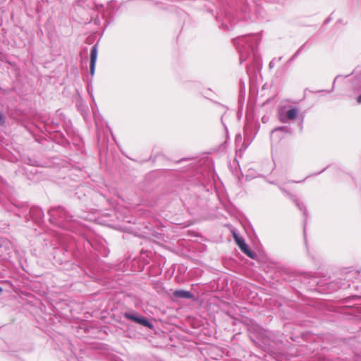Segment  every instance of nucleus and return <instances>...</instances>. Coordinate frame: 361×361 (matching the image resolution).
Masks as SVG:
<instances>
[{
	"label": "nucleus",
	"instance_id": "nucleus-1",
	"mask_svg": "<svg viewBox=\"0 0 361 361\" xmlns=\"http://www.w3.org/2000/svg\"><path fill=\"white\" fill-rule=\"evenodd\" d=\"M81 241L78 243L73 240V243L75 245L76 250L73 252V255L87 267L94 269L99 257L108 256L109 251L104 243L91 241L84 238Z\"/></svg>",
	"mask_w": 361,
	"mask_h": 361
},
{
	"label": "nucleus",
	"instance_id": "nucleus-2",
	"mask_svg": "<svg viewBox=\"0 0 361 361\" xmlns=\"http://www.w3.org/2000/svg\"><path fill=\"white\" fill-rule=\"evenodd\" d=\"M260 36L257 34H248L233 39V42L238 51L240 55V63H243L250 56L252 55V60L258 62L257 49L260 42Z\"/></svg>",
	"mask_w": 361,
	"mask_h": 361
},
{
	"label": "nucleus",
	"instance_id": "nucleus-3",
	"mask_svg": "<svg viewBox=\"0 0 361 361\" xmlns=\"http://www.w3.org/2000/svg\"><path fill=\"white\" fill-rule=\"evenodd\" d=\"M48 214L51 224L63 230L75 233L79 232L80 223L73 216L70 215L63 207L61 206L52 207L49 210Z\"/></svg>",
	"mask_w": 361,
	"mask_h": 361
},
{
	"label": "nucleus",
	"instance_id": "nucleus-4",
	"mask_svg": "<svg viewBox=\"0 0 361 361\" xmlns=\"http://www.w3.org/2000/svg\"><path fill=\"white\" fill-rule=\"evenodd\" d=\"M123 317L149 329H154V324L147 317L140 315L135 311L124 312Z\"/></svg>",
	"mask_w": 361,
	"mask_h": 361
},
{
	"label": "nucleus",
	"instance_id": "nucleus-5",
	"mask_svg": "<svg viewBox=\"0 0 361 361\" xmlns=\"http://www.w3.org/2000/svg\"><path fill=\"white\" fill-rule=\"evenodd\" d=\"M298 115V109L296 107L291 106L286 111H285L284 108H281L279 110V119L283 123L295 120Z\"/></svg>",
	"mask_w": 361,
	"mask_h": 361
},
{
	"label": "nucleus",
	"instance_id": "nucleus-6",
	"mask_svg": "<svg viewBox=\"0 0 361 361\" xmlns=\"http://www.w3.org/2000/svg\"><path fill=\"white\" fill-rule=\"evenodd\" d=\"M26 216H29V219H32L37 224H39L44 218V212L42 209L37 206H32L28 209V214Z\"/></svg>",
	"mask_w": 361,
	"mask_h": 361
},
{
	"label": "nucleus",
	"instance_id": "nucleus-7",
	"mask_svg": "<svg viewBox=\"0 0 361 361\" xmlns=\"http://www.w3.org/2000/svg\"><path fill=\"white\" fill-rule=\"evenodd\" d=\"M97 59V44H95L90 51V72L92 76L94 75L95 71L96 62Z\"/></svg>",
	"mask_w": 361,
	"mask_h": 361
},
{
	"label": "nucleus",
	"instance_id": "nucleus-8",
	"mask_svg": "<svg viewBox=\"0 0 361 361\" xmlns=\"http://www.w3.org/2000/svg\"><path fill=\"white\" fill-rule=\"evenodd\" d=\"M174 298L192 299L194 295L192 292L185 290H176L173 292Z\"/></svg>",
	"mask_w": 361,
	"mask_h": 361
},
{
	"label": "nucleus",
	"instance_id": "nucleus-9",
	"mask_svg": "<svg viewBox=\"0 0 361 361\" xmlns=\"http://www.w3.org/2000/svg\"><path fill=\"white\" fill-rule=\"evenodd\" d=\"M54 116L59 119L61 122H62L63 126L68 127L69 124L71 123V121L68 119L63 113L60 110H57L55 113Z\"/></svg>",
	"mask_w": 361,
	"mask_h": 361
},
{
	"label": "nucleus",
	"instance_id": "nucleus-10",
	"mask_svg": "<svg viewBox=\"0 0 361 361\" xmlns=\"http://www.w3.org/2000/svg\"><path fill=\"white\" fill-rule=\"evenodd\" d=\"M240 249L250 258L255 259L257 257V254L250 249V246L247 243Z\"/></svg>",
	"mask_w": 361,
	"mask_h": 361
},
{
	"label": "nucleus",
	"instance_id": "nucleus-11",
	"mask_svg": "<svg viewBox=\"0 0 361 361\" xmlns=\"http://www.w3.org/2000/svg\"><path fill=\"white\" fill-rule=\"evenodd\" d=\"M332 283L334 284L335 288L336 289L345 288L350 286L345 279L343 280L341 279L335 280Z\"/></svg>",
	"mask_w": 361,
	"mask_h": 361
},
{
	"label": "nucleus",
	"instance_id": "nucleus-12",
	"mask_svg": "<svg viewBox=\"0 0 361 361\" xmlns=\"http://www.w3.org/2000/svg\"><path fill=\"white\" fill-rule=\"evenodd\" d=\"M233 238L239 248H241L246 244L245 239L242 236H239L235 233H233Z\"/></svg>",
	"mask_w": 361,
	"mask_h": 361
},
{
	"label": "nucleus",
	"instance_id": "nucleus-13",
	"mask_svg": "<svg viewBox=\"0 0 361 361\" xmlns=\"http://www.w3.org/2000/svg\"><path fill=\"white\" fill-rule=\"evenodd\" d=\"M48 121L50 123V128L53 130L57 131V128L60 125V121L57 119L55 116L52 118H49Z\"/></svg>",
	"mask_w": 361,
	"mask_h": 361
},
{
	"label": "nucleus",
	"instance_id": "nucleus-14",
	"mask_svg": "<svg viewBox=\"0 0 361 361\" xmlns=\"http://www.w3.org/2000/svg\"><path fill=\"white\" fill-rule=\"evenodd\" d=\"M293 202H295V205L298 208L299 210L303 212L304 216L306 217V208L303 203L300 202L298 197H296V200H292Z\"/></svg>",
	"mask_w": 361,
	"mask_h": 361
},
{
	"label": "nucleus",
	"instance_id": "nucleus-15",
	"mask_svg": "<svg viewBox=\"0 0 361 361\" xmlns=\"http://www.w3.org/2000/svg\"><path fill=\"white\" fill-rule=\"evenodd\" d=\"M279 188L280 190L287 197H288L291 200H296V196L295 195L291 194L290 192H288L287 190H286L284 188H283L281 185H279Z\"/></svg>",
	"mask_w": 361,
	"mask_h": 361
},
{
	"label": "nucleus",
	"instance_id": "nucleus-16",
	"mask_svg": "<svg viewBox=\"0 0 361 361\" xmlns=\"http://www.w3.org/2000/svg\"><path fill=\"white\" fill-rule=\"evenodd\" d=\"M303 47H304V44H303L302 47H300V48L296 51V52H295V54H293V56H291V57H290V58L287 61V62L286 63V65L287 66H288L290 64V63H291L292 61H293L295 60V58H296V57L300 54V51H301L302 49L303 48Z\"/></svg>",
	"mask_w": 361,
	"mask_h": 361
},
{
	"label": "nucleus",
	"instance_id": "nucleus-17",
	"mask_svg": "<svg viewBox=\"0 0 361 361\" xmlns=\"http://www.w3.org/2000/svg\"><path fill=\"white\" fill-rule=\"evenodd\" d=\"M283 57L280 56L279 58H274L269 63V68L272 69L274 68L276 63L280 62L282 60Z\"/></svg>",
	"mask_w": 361,
	"mask_h": 361
},
{
	"label": "nucleus",
	"instance_id": "nucleus-18",
	"mask_svg": "<svg viewBox=\"0 0 361 361\" xmlns=\"http://www.w3.org/2000/svg\"><path fill=\"white\" fill-rule=\"evenodd\" d=\"M278 131H281V132H285V133H288L289 132V129L287 126H280V127H277L276 128H274L272 131H271V134H274V133H276V132Z\"/></svg>",
	"mask_w": 361,
	"mask_h": 361
},
{
	"label": "nucleus",
	"instance_id": "nucleus-19",
	"mask_svg": "<svg viewBox=\"0 0 361 361\" xmlns=\"http://www.w3.org/2000/svg\"><path fill=\"white\" fill-rule=\"evenodd\" d=\"M6 123L5 116L3 113L0 111V126H4Z\"/></svg>",
	"mask_w": 361,
	"mask_h": 361
},
{
	"label": "nucleus",
	"instance_id": "nucleus-20",
	"mask_svg": "<svg viewBox=\"0 0 361 361\" xmlns=\"http://www.w3.org/2000/svg\"><path fill=\"white\" fill-rule=\"evenodd\" d=\"M358 80L360 83V86H361V74L360 75L359 78H358ZM357 102L360 104H361V94L357 97Z\"/></svg>",
	"mask_w": 361,
	"mask_h": 361
},
{
	"label": "nucleus",
	"instance_id": "nucleus-21",
	"mask_svg": "<svg viewBox=\"0 0 361 361\" xmlns=\"http://www.w3.org/2000/svg\"><path fill=\"white\" fill-rule=\"evenodd\" d=\"M338 77H339V75L336 76V78L334 79V82H333V87H332V89H331L330 91H329V92H330L333 91L334 87V85H335V82H336V80L338 79Z\"/></svg>",
	"mask_w": 361,
	"mask_h": 361
},
{
	"label": "nucleus",
	"instance_id": "nucleus-22",
	"mask_svg": "<svg viewBox=\"0 0 361 361\" xmlns=\"http://www.w3.org/2000/svg\"><path fill=\"white\" fill-rule=\"evenodd\" d=\"M269 183L279 186L278 183L276 181H269Z\"/></svg>",
	"mask_w": 361,
	"mask_h": 361
},
{
	"label": "nucleus",
	"instance_id": "nucleus-23",
	"mask_svg": "<svg viewBox=\"0 0 361 361\" xmlns=\"http://www.w3.org/2000/svg\"><path fill=\"white\" fill-rule=\"evenodd\" d=\"M330 21V18H327L324 21V24H327Z\"/></svg>",
	"mask_w": 361,
	"mask_h": 361
},
{
	"label": "nucleus",
	"instance_id": "nucleus-24",
	"mask_svg": "<svg viewBox=\"0 0 361 361\" xmlns=\"http://www.w3.org/2000/svg\"><path fill=\"white\" fill-rule=\"evenodd\" d=\"M3 291V288L0 286V293Z\"/></svg>",
	"mask_w": 361,
	"mask_h": 361
},
{
	"label": "nucleus",
	"instance_id": "nucleus-25",
	"mask_svg": "<svg viewBox=\"0 0 361 361\" xmlns=\"http://www.w3.org/2000/svg\"><path fill=\"white\" fill-rule=\"evenodd\" d=\"M248 68H248V66H246L247 71H248Z\"/></svg>",
	"mask_w": 361,
	"mask_h": 361
},
{
	"label": "nucleus",
	"instance_id": "nucleus-26",
	"mask_svg": "<svg viewBox=\"0 0 361 361\" xmlns=\"http://www.w3.org/2000/svg\"><path fill=\"white\" fill-rule=\"evenodd\" d=\"M294 183H300V180H298V181H293Z\"/></svg>",
	"mask_w": 361,
	"mask_h": 361
}]
</instances>
